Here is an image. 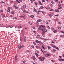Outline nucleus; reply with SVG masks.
Returning <instances> with one entry per match:
<instances>
[{
    "instance_id": "obj_1",
    "label": "nucleus",
    "mask_w": 64,
    "mask_h": 64,
    "mask_svg": "<svg viewBox=\"0 0 64 64\" xmlns=\"http://www.w3.org/2000/svg\"><path fill=\"white\" fill-rule=\"evenodd\" d=\"M38 59L40 61H44V60L42 59V58L41 57H39Z\"/></svg>"
},
{
    "instance_id": "obj_2",
    "label": "nucleus",
    "mask_w": 64,
    "mask_h": 64,
    "mask_svg": "<svg viewBox=\"0 0 64 64\" xmlns=\"http://www.w3.org/2000/svg\"><path fill=\"white\" fill-rule=\"evenodd\" d=\"M59 61H64V59L61 58L60 59H59Z\"/></svg>"
},
{
    "instance_id": "obj_3",
    "label": "nucleus",
    "mask_w": 64,
    "mask_h": 64,
    "mask_svg": "<svg viewBox=\"0 0 64 64\" xmlns=\"http://www.w3.org/2000/svg\"><path fill=\"white\" fill-rule=\"evenodd\" d=\"M20 45L21 48H23V46H24L23 44H21Z\"/></svg>"
},
{
    "instance_id": "obj_4",
    "label": "nucleus",
    "mask_w": 64,
    "mask_h": 64,
    "mask_svg": "<svg viewBox=\"0 0 64 64\" xmlns=\"http://www.w3.org/2000/svg\"><path fill=\"white\" fill-rule=\"evenodd\" d=\"M53 15V14L52 13H51V14H49V16H50V17H51V16H52Z\"/></svg>"
},
{
    "instance_id": "obj_5",
    "label": "nucleus",
    "mask_w": 64,
    "mask_h": 64,
    "mask_svg": "<svg viewBox=\"0 0 64 64\" xmlns=\"http://www.w3.org/2000/svg\"><path fill=\"white\" fill-rule=\"evenodd\" d=\"M34 11L36 12V13H37V12H38L37 10H36V9H35V8H34Z\"/></svg>"
},
{
    "instance_id": "obj_6",
    "label": "nucleus",
    "mask_w": 64,
    "mask_h": 64,
    "mask_svg": "<svg viewBox=\"0 0 64 64\" xmlns=\"http://www.w3.org/2000/svg\"><path fill=\"white\" fill-rule=\"evenodd\" d=\"M41 20L40 19L38 20H37V22H41Z\"/></svg>"
},
{
    "instance_id": "obj_7",
    "label": "nucleus",
    "mask_w": 64,
    "mask_h": 64,
    "mask_svg": "<svg viewBox=\"0 0 64 64\" xmlns=\"http://www.w3.org/2000/svg\"><path fill=\"white\" fill-rule=\"evenodd\" d=\"M23 7L24 8H26V6L25 5H24Z\"/></svg>"
},
{
    "instance_id": "obj_8",
    "label": "nucleus",
    "mask_w": 64,
    "mask_h": 64,
    "mask_svg": "<svg viewBox=\"0 0 64 64\" xmlns=\"http://www.w3.org/2000/svg\"><path fill=\"white\" fill-rule=\"evenodd\" d=\"M18 48L19 49H21V46L20 45H18Z\"/></svg>"
},
{
    "instance_id": "obj_9",
    "label": "nucleus",
    "mask_w": 64,
    "mask_h": 64,
    "mask_svg": "<svg viewBox=\"0 0 64 64\" xmlns=\"http://www.w3.org/2000/svg\"><path fill=\"white\" fill-rule=\"evenodd\" d=\"M26 37L24 38V42H26Z\"/></svg>"
},
{
    "instance_id": "obj_10",
    "label": "nucleus",
    "mask_w": 64,
    "mask_h": 64,
    "mask_svg": "<svg viewBox=\"0 0 64 64\" xmlns=\"http://www.w3.org/2000/svg\"><path fill=\"white\" fill-rule=\"evenodd\" d=\"M60 37H62V38L64 37V35H60Z\"/></svg>"
},
{
    "instance_id": "obj_11",
    "label": "nucleus",
    "mask_w": 64,
    "mask_h": 64,
    "mask_svg": "<svg viewBox=\"0 0 64 64\" xmlns=\"http://www.w3.org/2000/svg\"><path fill=\"white\" fill-rule=\"evenodd\" d=\"M55 11L56 12H59V10H55Z\"/></svg>"
},
{
    "instance_id": "obj_12",
    "label": "nucleus",
    "mask_w": 64,
    "mask_h": 64,
    "mask_svg": "<svg viewBox=\"0 0 64 64\" xmlns=\"http://www.w3.org/2000/svg\"><path fill=\"white\" fill-rule=\"evenodd\" d=\"M55 2H59V1H58V0H54Z\"/></svg>"
},
{
    "instance_id": "obj_13",
    "label": "nucleus",
    "mask_w": 64,
    "mask_h": 64,
    "mask_svg": "<svg viewBox=\"0 0 64 64\" xmlns=\"http://www.w3.org/2000/svg\"><path fill=\"white\" fill-rule=\"evenodd\" d=\"M14 7H15V9H18V8L16 6H14Z\"/></svg>"
},
{
    "instance_id": "obj_14",
    "label": "nucleus",
    "mask_w": 64,
    "mask_h": 64,
    "mask_svg": "<svg viewBox=\"0 0 64 64\" xmlns=\"http://www.w3.org/2000/svg\"><path fill=\"white\" fill-rule=\"evenodd\" d=\"M17 55H16L15 58V60H17Z\"/></svg>"
},
{
    "instance_id": "obj_15",
    "label": "nucleus",
    "mask_w": 64,
    "mask_h": 64,
    "mask_svg": "<svg viewBox=\"0 0 64 64\" xmlns=\"http://www.w3.org/2000/svg\"><path fill=\"white\" fill-rule=\"evenodd\" d=\"M44 53H46V52H47L46 51H43V52H42Z\"/></svg>"
},
{
    "instance_id": "obj_16",
    "label": "nucleus",
    "mask_w": 64,
    "mask_h": 64,
    "mask_svg": "<svg viewBox=\"0 0 64 64\" xmlns=\"http://www.w3.org/2000/svg\"><path fill=\"white\" fill-rule=\"evenodd\" d=\"M13 19H16V20H17V18L15 17H13Z\"/></svg>"
},
{
    "instance_id": "obj_17",
    "label": "nucleus",
    "mask_w": 64,
    "mask_h": 64,
    "mask_svg": "<svg viewBox=\"0 0 64 64\" xmlns=\"http://www.w3.org/2000/svg\"><path fill=\"white\" fill-rule=\"evenodd\" d=\"M36 48H37V49H38L40 48L38 46H36Z\"/></svg>"
},
{
    "instance_id": "obj_18",
    "label": "nucleus",
    "mask_w": 64,
    "mask_h": 64,
    "mask_svg": "<svg viewBox=\"0 0 64 64\" xmlns=\"http://www.w3.org/2000/svg\"><path fill=\"white\" fill-rule=\"evenodd\" d=\"M33 1H35V0H30L31 3H33Z\"/></svg>"
},
{
    "instance_id": "obj_19",
    "label": "nucleus",
    "mask_w": 64,
    "mask_h": 64,
    "mask_svg": "<svg viewBox=\"0 0 64 64\" xmlns=\"http://www.w3.org/2000/svg\"><path fill=\"white\" fill-rule=\"evenodd\" d=\"M10 14H14V12H10Z\"/></svg>"
},
{
    "instance_id": "obj_20",
    "label": "nucleus",
    "mask_w": 64,
    "mask_h": 64,
    "mask_svg": "<svg viewBox=\"0 0 64 64\" xmlns=\"http://www.w3.org/2000/svg\"><path fill=\"white\" fill-rule=\"evenodd\" d=\"M35 54L36 55V56H37V57H38V54H37V53H35Z\"/></svg>"
},
{
    "instance_id": "obj_21",
    "label": "nucleus",
    "mask_w": 64,
    "mask_h": 64,
    "mask_svg": "<svg viewBox=\"0 0 64 64\" xmlns=\"http://www.w3.org/2000/svg\"><path fill=\"white\" fill-rule=\"evenodd\" d=\"M44 8V7L43 6H41L40 8V9H43Z\"/></svg>"
},
{
    "instance_id": "obj_22",
    "label": "nucleus",
    "mask_w": 64,
    "mask_h": 64,
    "mask_svg": "<svg viewBox=\"0 0 64 64\" xmlns=\"http://www.w3.org/2000/svg\"><path fill=\"white\" fill-rule=\"evenodd\" d=\"M42 33H45V31L44 30H42Z\"/></svg>"
},
{
    "instance_id": "obj_23",
    "label": "nucleus",
    "mask_w": 64,
    "mask_h": 64,
    "mask_svg": "<svg viewBox=\"0 0 64 64\" xmlns=\"http://www.w3.org/2000/svg\"><path fill=\"white\" fill-rule=\"evenodd\" d=\"M57 32V30H54V33H56V32Z\"/></svg>"
},
{
    "instance_id": "obj_24",
    "label": "nucleus",
    "mask_w": 64,
    "mask_h": 64,
    "mask_svg": "<svg viewBox=\"0 0 64 64\" xmlns=\"http://www.w3.org/2000/svg\"><path fill=\"white\" fill-rule=\"evenodd\" d=\"M7 11V12H9L10 11V10L9 9H8Z\"/></svg>"
},
{
    "instance_id": "obj_25",
    "label": "nucleus",
    "mask_w": 64,
    "mask_h": 64,
    "mask_svg": "<svg viewBox=\"0 0 64 64\" xmlns=\"http://www.w3.org/2000/svg\"><path fill=\"white\" fill-rule=\"evenodd\" d=\"M36 43H39V41L38 40H36Z\"/></svg>"
},
{
    "instance_id": "obj_26",
    "label": "nucleus",
    "mask_w": 64,
    "mask_h": 64,
    "mask_svg": "<svg viewBox=\"0 0 64 64\" xmlns=\"http://www.w3.org/2000/svg\"><path fill=\"white\" fill-rule=\"evenodd\" d=\"M38 2L40 4V5H42V3H41V2L40 1L39 2Z\"/></svg>"
},
{
    "instance_id": "obj_27",
    "label": "nucleus",
    "mask_w": 64,
    "mask_h": 64,
    "mask_svg": "<svg viewBox=\"0 0 64 64\" xmlns=\"http://www.w3.org/2000/svg\"><path fill=\"white\" fill-rule=\"evenodd\" d=\"M33 44H34V45H36V43L35 42H33Z\"/></svg>"
},
{
    "instance_id": "obj_28",
    "label": "nucleus",
    "mask_w": 64,
    "mask_h": 64,
    "mask_svg": "<svg viewBox=\"0 0 64 64\" xmlns=\"http://www.w3.org/2000/svg\"><path fill=\"white\" fill-rule=\"evenodd\" d=\"M30 17H31V18H34V16H30Z\"/></svg>"
},
{
    "instance_id": "obj_29",
    "label": "nucleus",
    "mask_w": 64,
    "mask_h": 64,
    "mask_svg": "<svg viewBox=\"0 0 64 64\" xmlns=\"http://www.w3.org/2000/svg\"><path fill=\"white\" fill-rule=\"evenodd\" d=\"M9 27L10 28H12V27H13V26H9Z\"/></svg>"
},
{
    "instance_id": "obj_30",
    "label": "nucleus",
    "mask_w": 64,
    "mask_h": 64,
    "mask_svg": "<svg viewBox=\"0 0 64 64\" xmlns=\"http://www.w3.org/2000/svg\"><path fill=\"white\" fill-rule=\"evenodd\" d=\"M46 9H50V7H48V8H47L46 7Z\"/></svg>"
},
{
    "instance_id": "obj_31",
    "label": "nucleus",
    "mask_w": 64,
    "mask_h": 64,
    "mask_svg": "<svg viewBox=\"0 0 64 64\" xmlns=\"http://www.w3.org/2000/svg\"><path fill=\"white\" fill-rule=\"evenodd\" d=\"M51 3H52V4H54V2H53V1H52V2H51Z\"/></svg>"
},
{
    "instance_id": "obj_32",
    "label": "nucleus",
    "mask_w": 64,
    "mask_h": 64,
    "mask_svg": "<svg viewBox=\"0 0 64 64\" xmlns=\"http://www.w3.org/2000/svg\"><path fill=\"white\" fill-rule=\"evenodd\" d=\"M48 54H47L46 55V57H48Z\"/></svg>"
},
{
    "instance_id": "obj_33",
    "label": "nucleus",
    "mask_w": 64,
    "mask_h": 64,
    "mask_svg": "<svg viewBox=\"0 0 64 64\" xmlns=\"http://www.w3.org/2000/svg\"><path fill=\"white\" fill-rule=\"evenodd\" d=\"M45 59V58H44V57H43V58H42V60H44V59Z\"/></svg>"
},
{
    "instance_id": "obj_34",
    "label": "nucleus",
    "mask_w": 64,
    "mask_h": 64,
    "mask_svg": "<svg viewBox=\"0 0 64 64\" xmlns=\"http://www.w3.org/2000/svg\"><path fill=\"white\" fill-rule=\"evenodd\" d=\"M40 39H42V40H44V38H40Z\"/></svg>"
},
{
    "instance_id": "obj_35",
    "label": "nucleus",
    "mask_w": 64,
    "mask_h": 64,
    "mask_svg": "<svg viewBox=\"0 0 64 64\" xmlns=\"http://www.w3.org/2000/svg\"><path fill=\"white\" fill-rule=\"evenodd\" d=\"M48 48L49 49H50V48H51V47L49 46H48Z\"/></svg>"
},
{
    "instance_id": "obj_36",
    "label": "nucleus",
    "mask_w": 64,
    "mask_h": 64,
    "mask_svg": "<svg viewBox=\"0 0 64 64\" xmlns=\"http://www.w3.org/2000/svg\"><path fill=\"white\" fill-rule=\"evenodd\" d=\"M40 30H42H42H43L42 29V28H40Z\"/></svg>"
},
{
    "instance_id": "obj_37",
    "label": "nucleus",
    "mask_w": 64,
    "mask_h": 64,
    "mask_svg": "<svg viewBox=\"0 0 64 64\" xmlns=\"http://www.w3.org/2000/svg\"><path fill=\"white\" fill-rule=\"evenodd\" d=\"M50 6H51V7H52V6H53V5H52V4H50Z\"/></svg>"
},
{
    "instance_id": "obj_38",
    "label": "nucleus",
    "mask_w": 64,
    "mask_h": 64,
    "mask_svg": "<svg viewBox=\"0 0 64 64\" xmlns=\"http://www.w3.org/2000/svg\"><path fill=\"white\" fill-rule=\"evenodd\" d=\"M18 28H21V26H18Z\"/></svg>"
},
{
    "instance_id": "obj_39",
    "label": "nucleus",
    "mask_w": 64,
    "mask_h": 64,
    "mask_svg": "<svg viewBox=\"0 0 64 64\" xmlns=\"http://www.w3.org/2000/svg\"><path fill=\"white\" fill-rule=\"evenodd\" d=\"M41 26L42 27H43V28H44V27H45V26H42V25H41Z\"/></svg>"
},
{
    "instance_id": "obj_40",
    "label": "nucleus",
    "mask_w": 64,
    "mask_h": 64,
    "mask_svg": "<svg viewBox=\"0 0 64 64\" xmlns=\"http://www.w3.org/2000/svg\"><path fill=\"white\" fill-rule=\"evenodd\" d=\"M42 2H45V0H42Z\"/></svg>"
},
{
    "instance_id": "obj_41",
    "label": "nucleus",
    "mask_w": 64,
    "mask_h": 64,
    "mask_svg": "<svg viewBox=\"0 0 64 64\" xmlns=\"http://www.w3.org/2000/svg\"><path fill=\"white\" fill-rule=\"evenodd\" d=\"M16 1H17V2H18V3H20V2H19V0H16Z\"/></svg>"
},
{
    "instance_id": "obj_42",
    "label": "nucleus",
    "mask_w": 64,
    "mask_h": 64,
    "mask_svg": "<svg viewBox=\"0 0 64 64\" xmlns=\"http://www.w3.org/2000/svg\"><path fill=\"white\" fill-rule=\"evenodd\" d=\"M47 27L48 28V29H50V27H49V26H47Z\"/></svg>"
},
{
    "instance_id": "obj_43",
    "label": "nucleus",
    "mask_w": 64,
    "mask_h": 64,
    "mask_svg": "<svg viewBox=\"0 0 64 64\" xmlns=\"http://www.w3.org/2000/svg\"><path fill=\"white\" fill-rule=\"evenodd\" d=\"M23 17V15H21V16H20V17Z\"/></svg>"
},
{
    "instance_id": "obj_44",
    "label": "nucleus",
    "mask_w": 64,
    "mask_h": 64,
    "mask_svg": "<svg viewBox=\"0 0 64 64\" xmlns=\"http://www.w3.org/2000/svg\"><path fill=\"white\" fill-rule=\"evenodd\" d=\"M27 52H28L29 53H30V51L29 50H27Z\"/></svg>"
},
{
    "instance_id": "obj_45",
    "label": "nucleus",
    "mask_w": 64,
    "mask_h": 64,
    "mask_svg": "<svg viewBox=\"0 0 64 64\" xmlns=\"http://www.w3.org/2000/svg\"><path fill=\"white\" fill-rule=\"evenodd\" d=\"M29 23H30V25H32V23L30 22H29Z\"/></svg>"
},
{
    "instance_id": "obj_46",
    "label": "nucleus",
    "mask_w": 64,
    "mask_h": 64,
    "mask_svg": "<svg viewBox=\"0 0 64 64\" xmlns=\"http://www.w3.org/2000/svg\"><path fill=\"white\" fill-rule=\"evenodd\" d=\"M26 11V10H23V12H25V11Z\"/></svg>"
},
{
    "instance_id": "obj_47",
    "label": "nucleus",
    "mask_w": 64,
    "mask_h": 64,
    "mask_svg": "<svg viewBox=\"0 0 64 64\" xmlns=\"http://www.w3.org/2000/svg\"><path fill=\"white\" fill-rule=\"evenodd\" d=\"M60 32L62 33H63V34H64V32H63L61 31Z\"/></svg>"
},
{
    "instance_id": "obj_48",
    "label": "nucleus",
    "mask_w": 64,
    "mask_h": 64,
    "mask_svg": "<svg viewBox=\"0 0 64 64\" xmlns=\"http://www.w3.org/2000/svg\"><path fill=\"white\" fill-rule=\"evenodd\" d=\"M29 28H25V29H27V30H28Z\"/></svg>"
},
{
    "instance_id": "obj_49",
    "label": "nucleus",
    "mask_w": 64,
    "mask_h": 64,
    "mask_svg": "<svg viewBox=\"0 0 64 64\" xmlns=\"http://www.w3.org/2000/svg\"><path fill=\"white\" fill-rule=\"evenodd\" d=\"M54 48H56V46H54L53 47Z\"/></svg>"
},
{
    "instance_id": "obj_50",
    "label": "nucleus",
    "mask_w": 64,
    "mask_h": 64,
    "mask_svg": "<svg viewBox=\"0 0 64 64\" xmlns=\"http://www.w3.org/2000/svg\"><path fill=\"white\" fill-rule=\"evenodd\" d=\"M58 29H61V27H58Z\"/></svg>"
},
{
    "instance_id": "obj_51",
    "label": "nucleus",
    "mask_w": 64,
    "mask_h": 64,
    "mask_svg": "<svg viewBox=\"0 0 64 64\" xmlns=\"http://www.w3.org/2000/svg\"><path fill=\"white\" fill-rule=\"evenodd\" d=\"M56 49H57V50H59V48H57L56 47Z\"/></svg>"
},
{
    "instance_id": "obj_52",
    "label": "nucleus",
    "mask_w": 64,
    "mask_h": 64,
    "mask_svg": "<svg viewBox=\"0 0 64 64\" xmlns=\"http://www.w3.org/2000/svg\"><path fill=\"white\" fill-rule=\"evenodd\" d=\"M33 59L34 60H35V57H34V56H33Z\"/></svg>"
},
{
    "instance_id": "obj_53",
    "label": "nucleus",
    "mask_w": 64,
    "mask_h": 64,
    "mask_svg": "<svg viewBox=\"0 0 64 64\" xmlns=\"http://www.w3.org/2000/svg\"><path fill=\"white\" fill-rule=\"evenodd\" d=\"M31 47H32V48H34V46H31Z\"/></svg>"
},
{
    "instance_id": "obj_54",
    "label": "nucleus",
    "mask_w": 64,
    "mask_h": 64,
    "mask_svg": "<svg viewBox=\"0 0 64 64\" xmlns=\"http://www.w3.org/2000/svg\"><path fill=\"white\" fill-rule=\"evenodd\" d=\"M53 51H54V52H55V51H56V50H53Z\"/></svg>"
},
{
    "instance_id": "obj_55",
    "label": "nucleus",
    "mask_w": 64,
    "mask_h": 64,
    "mask_svg": "<svg viewBox=\"0 0 64 64\" xmlns=\"http://www.w3.org/2000/svg\"><path fill=\"white\" fill-rule=\"evenodd\" d=\"M25 12H26V13H28V12L26 10V11Z\"/></svg>"
},
{
    "instance_id": "obj_56",
    "label": "nucleus",
    "mask_w": 64,
    "mask_h": 64,
    "mask_svg": "<svg viewBox=\"0 0 64 64\" xmlns=\"http://www.w3.org/2000/svg\"><path fill=\"white\" fill-rule=\"evenodd\" d=\"M50 10L51 11H53V9H52L51 10Z\"/></svg>"
},
{
    "instance_id": "obj_57",
    "label": "nucleus",
    "mask_w": 64,
    "mask_h": 64,
    "mask_svg": "<svg viewBox=\"0 0 64 64\" xmlns=\"http://www.w3.org/2000/svg\"><path fill=\"white\" fill-rule=\"evenodd\" d=\"M34 33H35V34H36V32L34 31Z\"/></svg>"
},
{
    "instance_id": "obj_58",
    "label": "nucleus",
    "mask_w": 64,
    "mask_h": 64,
    "mask_svg": "<svg viewBox=\"0 0 64 64\" xmlns=\"http://www.w3.org/2000/svg\"><path fill=\"white\" fill-rule=\"evenodd\" d=\"M45 32H47V30H46V29H45Z\"/></svg>"
},
{
    "instance_id": "obj_59",
    "label": "nucleus",
    "mask_w": 64,
    "mask_h": 64,
    "mask_svg": "<svg viewBox=\"0 0 64 64\" xmlns=\"http://www.w3.org/2000/svg\"><path fill=\"white\" fill-rule=\"evenodd\" d=\"M42 47L43 49H45V48L44 47V46H42Z\"/></svg>"
},
{
    "instance_id": "obj_60",
    "label": "nucleus",
    "mask_w": 64,
    "mask_h": 64,
    "mask_svg": "<svg viewBox=\"0 0 64 64\" xmlns=\"http://www.w3.org/2000/svg\"><path fill=\"white\" fill-rule=\"evenodd\" d=\"M20 41H22V39H21V38H20Z\"/></svg>"
},
{
    "instance_id": "obj_61",
    "label": "nucleus",
    "mask_w": 64,
    "mask_h": 64,
    "mask_svg": "<svg viewBox=\"0 0 64 64\" xmlns=\"http://www.w3.org/2000/svg\"><path fill=\"white\" fill-rule=\"evenodd\" d=\"M42 42H41V41H39V43H41Z\"/></svg>"
},
{
    "instance_id": "obj_62",
    "label": "nucleus",
    "mask_w": 64,
    "mask_h": 64,
    "mask_svg": "<svg viewBox=\"0 0 64 64\" xmlns=\"http://www.w3.org/2000/svg\"><path fill=\"white\" fill-rule=\"evenodd\" d=\"M36 23L37 24H38V22H36Z\"/></svg>"
},
{
    "instance_id": "obj_63",
    "label": "nucleus",
    "mask_w": 64,
    "mask_h": 64,
    "mask_svg": "<svg viewBox=\"0 0 64 64\" xmlns=\"http://www.w3.org/2000/svg\"><path fill=\"white\" fill-rule=\"evenodd\" d=\"M41 51H42V52H43V51H44V50H42V49H41Z\"/></svg>"
},
{
    "instance_id": "obj_64",
    "label": "nucleus",
    "mask_w": 64,
    "mask_h": 64,
    "mask_svg": "<svg viewBox=\"0 0 64 64\" xmlns=\"http://www.w3.org/2000/svg\"><path fill=\"white\" fill-rule=\"evenodd\" d=\"M55 16H58V15H55Z\"/></svg>"
}]
</instances>
